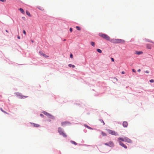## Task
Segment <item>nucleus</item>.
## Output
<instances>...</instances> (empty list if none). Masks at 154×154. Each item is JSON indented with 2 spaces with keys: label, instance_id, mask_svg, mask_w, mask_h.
<instances>
[{
  "label": "nucleus",
  "instance_id": "7ed1b4c3",
  "mask_svg": "<svg viewBox=\"0 0 154 154\" xmlns=\"http://www.w3.org/2000/svg\"><path fill=\"white\" fill-rule=\"evenodd\" d=\"M58 132L60 134L62 135L64 137H66V134L63 132L62 128L60 127H59L58 129Z\"/></svg>",
  "mask_w": 154,
  "mask_h": 154
},
{
  "label": "nucleus",
  "instance_id": "f3484780",
  "mask_svg": "<svg viewBox=\"0 0 154 154\" xmlns=\"http://www.w3.org/2000/svg\"><path fill=\"white\" fill-rule=\"evenodd\" d=\"M19 10L22 13V14H24V11L23 10L22 8H20L19 9Z\"/></svg>",
  "mask_w": 154,
  "mask_h": 154
},
{
  "label": "nucleus",
  "instance_id": "49530a36",
  "mask_svg": "<svg viewBox=\"0 0 154 154\" xmlns=\"http://www.w3.org/2000/svg\"><path fill=\"white\" fill-rule=\"evenodd\" d=\"M22 18H23V19H24V18H25L24 17H22Z\"/></svg>",
  "mask_w": 154,
  "mask_h": 154
},
{
  "label": "nucleus",
  "instance_id": "9d476101",
  "mask_svg": "<svg viewBox=\"0 0 154 154\" xmlns=\"http://www.w3.org/2000/svg\"><path fill=\"white\" fill-rule=\"evenodd\" d=\"M39 53L40 54L43 56L44 57H45V58H47V57H49V56H47V55H46V54H45L43 53L42 52V51H39Z\"/></svg>",
  "mask_w": 154,
  "mask_h": 154
},
{
  "label": "nucleus",
  "instance_id": "de8ad7c7",
  "mask_svg": "<svg viewBox=\"0 0 154 154\" xmlns=\"http://www.w3.org/2000/svg\"><path fill=\"white\" fill-rule=\"evenodd\" d=\"M65 40H66V39H64V41H65Z\"/></svg>",
  "mask_w": 154,
  "mask_h": 154
},
{
  "label": "nucleus",
  "instance_id": "bb28decb",
  "mask_svg": "<svg viewBox=\"0 0 154 154\" xmlns=\"http://www.w3.org/2000/svg\"><path fill=\"white\" fill-rule=\"evenodd\" d=\"M149 82L151 83L154 82V80L151 79L149 80Z\"/></svg>",
  "mask_w": 154,
  "mask_h": 154
},
{
  "label": "nucleus",
  "instance_id": "1a4fd4ad",
  "mask_svg": "<svg viewBox=\"0 0 154 154\" xmlns=\"http://www.w3.org/2000/svg\"><path fill=\"white\" fill-rule=\"evenodd\" d=\"M119 143L120 145L124 147L125 149L127 148V146L120 141H119Z\"/></svg>",
  "mask_w": 154,
  "mask_h": 154
},
{
  "label": "nucleus",
  "instance_id": "7c9ffc66",
  "mask_svg": "<svg viewBox=\"0 0 154 154\" xmlns=\"http://www.w3.org/2000/svg\"><path fill=\"white\" fill-rule=\"evenodd\" d=\"M69 31L70 32H72V28H70L69 29Z\"/></svg>",
  "mask_w": 154,
  "mask_h": 154
},
{
  "label": "nucleus",
  "instance_id": "f03ea898",
  "mask_svg": "<svg viewBox=\"0 0 154 154\" xmlns=\"http://www.w3.org/2000/svg\"><path fill=\"white\" fill-rule=\"evenodd\" d=\"M99 35L102 37L103 38L105 39L106 40L109 41L110 40V38L107 35L103 34V33H100L99 34Z\"/></svg>",
  "mask_w": 154,
  "mask_h": 154
},
{
  "label": "nucleus",
  "instance_id": "c85d7f7f",
  "mask_svg": "<svg viewBox=\"0 0 154 154\" xmlns=\"http://www.w3.org/2000/svg\"><path fill=\"white\" fill-rule=\"evenodd\" d=\"M23 33L24 35H26V32L25 30H23Z\"/></svg>",
  "mask_w": 154,
  "mask_h": 154
},
{
  "label": "nucleus",
  "instance_id": "5701e85b",
  "mask_svg": "<svg viewBox=\"0 0 154 154\" xmlns=\"http://www.w3.org/2000/svg\"><path fill=\"white\" fill-rule=\"evenodd\" d=\"M99 120L101 122L103 123V125H105V123L104 122V121H103V120H102V119H100Z\"/></svg>",
  "mask_w": 154,
  "mask_h": 154
},
{
  "label": "nucleus",
  "instance_id": "a19ab883",
  "mask_svg": "<svg viewBox=\"0 0 154 154\" xmlns=\"http://www.w3.org/2000/svg\"><path fill=\"white\" fill-rule=\"evenodd\" d=\"M1 110L3 112V111H4V110H3V109H2V108H1Z\"/></svg>",
  "mask_w": 154,
  "mask_h": 154
},
{
  "label": "nucleus",
  "instance_id": "6e6552de",
  "mask_svg": "<svg viewBox=\"0 0 154 154\" xmlns=\"http://www.w3.org/2000/svg\"><path fill=\"white\" fill-rule=\"evenodd\" d=\"M43 113L45 115H46L48 117L51 118H53V116L46 112H44Z\"/></svg>",
  "mask_w": 154,
  "mask_h": 154
},
{
  "label": "nucleus",
  "instance_id": "20e7f679",
  "mask_svg": "<svg viewBox=\"0 0 154 154\" xmlns=\"http://www.w3.org/2000/svg\"><path fill=\"white\" fill-rule=\"evenodd\" d=\"M62 126L64 127L70 125V123L69 122H63L61 123Z\"/></svg>",
  "mask_w": 154,
  "mask_h": 154
},
{
  "label": "nucleus",
  "instance_id": "412c9836",
  "mask_svg": "<svg viewBox=\"0 0 154 154\" xmlns=\"http://www.w3.org/2000/svg\"><path fill=\"white\" fill-rule=\"evenodd\" d=\"M68 66L70 67H72V68H74L75 67V66L74 65H72L71 64H69Z\"/></svg>",
  "mask_w": 154,
  "mask_h": 154
},
{
  "label": "nucleus",
  "instance_id": "aec40b11",
  "mask_svg": "<svg viewBox=\"0 0 154 154\" xmlns=\"http://www.w3.org/2000/svg\"><path fill=\"white\" fill-rule=\"evenodd\" d=\"M70 142L72 143L73 144H74L75 145H77V143L75 142L74 141L71 140V141H70Z\"/></svg>",
  "mask_w": 154,
  "mask_h": 154
},
{
  "label": "nucleus",
  "instance_id": "37998d69",
  "mask_svg": "<svg viewBox=\"0 0 154 154\" xmlns=\"http://www.w3.org/2000/svg\"><path fill=\"white\" fill-rule=\"evenodd\" d=\"M5 31H6V32H7V33H8V31L7 30H6Z\"/></svg>",
  "mask_w": 154,
  "mask_h": 154
},
{
  "label": "nucleus",
  "instance_id": "9b49d317",
  "mask_svg": "<svg viewBox=\"0 0 154 154\" xmlns=\"http://www.w3.org/2000/svg\"><path fill=\"white\" fill-rule=\"evenodd\" d=\"M128 125V123L127 122L124 121L122 123V125L124 127H127Z\"/></svg>",
  "mask_w": 154,
  "mask_h": 154
},
{
  "label": "nucleus",
  "instance_id": "4468645a",
  "mask_svg": "<svg viewBox=\"0 0 154 154\" xmlns=\"http://www.w3.org/2000/svg\"><path fill=\"white\" fill-rule=\"evenodd\" d=\"M118 140L119 141H120V140H121L123 141H125V137L123 138L121 137H119L118 138Z\"/></svg>",
  "mask_w": 154,
  "mask_h": 154
},
{
  "label": "nucleus",
  "instance_id": "2eb2a0df",
  "mask_svg": "<svg viewBox=\"0 0 154 154\" xmlns=\"http://www.w3.org/2000/svg\"><path fill=\"white\" fill-rule=\"evenodd\" d=\"M146 47L147 48L151 49V47L150 45L147 44L146 45Z\"/></svg>",
  "mask_w": 154,
  "mask_h": 154
},
{
  "label": "nucleus",
  "instance_id": "2f4dec72",
  "mask_svg": "<svg viewBox=\"0 0 154 154\" xmlns=\"http://www.w3.org/2000/svg\"><path fill=\"white\" fill-rule=\"evenodd\" d=\"M111 59L112 61L113 62L114 61V59L113 58H111Z\"/></svg>",
  "mask_w": 154,
  "mask_h": 154
},
{
  "label": "nucleus",
  "instance_id": "b1692460",
  "mask_svg": "<svg viewBox=\"0 0 154 154\" xmlns=\"http://www.w3.org/2000/svg\"><path fill=\"white\" fill-rule=\"evenodd\" d=\"M91 45L93 46L94 47L95 46V43L93 42H91Z\"/></svg>",
  "mask_w": 154,
  "mask_h": 154
},
{
  "label": "nucleus",
  "instance_id": "dca6fc26",
  "mask_svg": "<svg viewBox=\"0 0 154 154\" xmlns=\"http://www.w3.org/2000/svg\"><path fill=\"white\" fill-rule=\"evenodd\" d=\"M84 125L85 126V127H87V128H88L90 129H91V130L93 129L92 128H91L90 127L88 126V125Z\"/></svg>",
  "mask_w": 154,
  "mask_h": 154
},
{
  "label": "nucleus",
  "instance_id": "4be33fe9",
  "mask_svg": "<svg viewBox=\"0 0 154 154\" xmlns=\"http://www.w3.org/2000/svg\"><path fill=\"white\" fill-rule=\"evenodd\" d=\"M97 51L99 53H101L102 52V51L99 49H97Z\"/></svg>",
  "mask_w": 154,
  "mask_h": 154
},
{
  "label": "nucleus",
  "instance_id": "c03bdc74",
  "mask_svg": "<svg viewBox=\"0 0 154 154\" xmlns=\"http://www.w3.org/2000/svg\"><path fill=\"white\" fill-rule=\"evenodd\" d=\"M32 41V42H33V41L32 40V41Z\"/></svg>",
  "mask_w": 154,
  "mask_h": 154
},
{
  "label": "nucleus",
  "instance_id": "e433bc0d",
  "mask_svg": "<svg viewBox=\"0 0 154 154\" xmlns=\"http://www.w3.org/2000/svg\"><path fill=\"white\" fill-rule=\"evenodd\" d=\"M141 71V70L140 69H138V70H137V71L138 72H140Z\"/></svg>",
  "mask_w": 154,
  "mask_h": 154
},
{
  "label": "nucleus",
  "instance_id": "473e14b6",
  "mask_svg": "<svg viewBox=\"0 0 154 154\" xmlns=\"http://www.w3.org/2000/svg\"><path fill=\"white\" fill-rule=\"evenodd\" d=\"M145 72L146 73H149V72L147 71V70H146L145 71Z\"/></svg>",
  "mask_w": 154,
  "mask_h": 154
},
{
  "label": "nucleus",
  "instance_id": "f257e3e1",
  "mask_svg": "<svg viewBox=\"0 0 154 154\" xmlns=\"http://www.w3.org/2000/svg\"><path fill=\"white\" fill-rule=\"evenodd\" d=\"M111 43L114 44L124 43L125 41L123 40L119 39H112L110 40Z\"/></svg>",
  "mask_w": 154,
  "mask_h": 154
},
{
  "label": "nucleus",
  "instance_id": "c756f323",
  "mask_svg": "<svg viewBox=\"0 0 154 154\" xmlns=\"http://www.w3.org/2000/svg\"><path fill=\"white\" fill-rule=\"evenodd\" d=\"M0 1L2 2H5L6 1V0H0Z\"/></svg>",
  "mask_w": 154,
  "mask_h": 154
},
{
  "label": "nucleus",
  "instance_id": "a18cd8bd",
  "mask_svg": "<svg viewBox=\"0 0 154 154\" xmlns=\"http://www.w3.org/2000/svg\"><path fill=\"white\" fill-rule=\"evenodd\" d=\"M22 18H23V19H24V18H25L24 17H22Z\"/></svg>",
  "mask_w": 154,
  "mask_h": 154
},
{
  "label": "nucleus",
  "instance_id": "423d86ee",
  "mask_svg": "<svg viewBox=\"0 0 154 154\" xmlns=\"http://www.w3.org/2000/svg\"><path fill=\"white\" fill-rule=\"evenodd\" d=\"M105 145L111 147H113L114 145L112 141H110L108 143H105Z\"/></svg>",
  "mask_w": 154,
  "mask_h": 154
},
{
  "label": "nucleus",
  "instance_id": "ddd939ff",
  "mask_svg": "<svg viewBox=\"0 0 154 154\" xmlns=\"http://www.w3.org/2000/svg\"><path fill=\"white\" fill-rule=\"evenodd\" d=\"M31 124L32 125L35 127H39V125L37 124H35L33 123H31Z\"/></svg>",
  "mask_w": 154,
  "mask_h": 154
},
{
  "label": "nucleus",
  "instance_id": "cd10ccee",
  "mask_svg": "<svg viewBox=\"0 0 154 154\" xmlns=\"http://www.w3.org/2000/svg\"><path fill=\"white\" fill-rule=\"evenodd\" d=\"M70 57L71 58H73V56L72 54H71L70 55Z\"/></svg>",
  "mask_w": 154,
  "mask_h": 154
},
{
  "label": "nucleus",
  "instance_id": "4c0bfd02",
  "mask_svg": "<svg viewBox=\"0 0 154 154\" xmlns=\"http://www.w3.org/2000/svg\"><path fill=\"white\" fill-rule=\"evenodd\" d=\"M40 115V116L42 117H43V115L42 114H41Z\"/></svg>",
  "mask_w": 154,
  "mask_h": 154
},
{
  "label": "nucleus",
  "instance_id": "a878e982",
  "mask_svg": "<svg viewBox=\"0 0 154 154\" xmlns=\"http://www.w3.org/2000/svg\"><path fill=\"white\" fill-rule=\"evenodd\" d=\"M20 97H21V98H24L27 97V96H21Z\"/></svg>",
  "mask_w": 154,
  "mask_h": 154
},
{
  "label": "nucleus",
  "instance_id": "79ce46f5",
  "mask_svg": "<svg viewBox=\"0 0 154 154\" xmlns=\"http://www.w3.org/2000/svg\"><path fill=\"white\" fill-rule=\"evenodd\" d=\"M117 81V79L116 78H114Z\"/></svg>",
  "mask_w": 154,
  "mask_h": 154
},
{
  "label": "nucleus",
  "instance_id": "c9c22d12",
  "mask_svg": "<svg viewBox=\"0 0 154 154\" xmlns=\"http://www.w3.org/2000/svg\"><path fill=\"white\" fill-rule=\"evenodd\" d=\"M132 71L133 72H136V71L134 69H132Z\"/></svg>",
  "mask_w": 154,
  "mask_h": 154
},
{
  "label": "nucleus",
  "instance_id": "58836bf2",
  "mask_svg": "<svg viewBox=\"0 0 154 154\" xmlns=\"http://www.w3.org/2000/svg\"><path fill=\"white\" fill-rule=\"evenodd\" d=\"M148 41L149 42H150L152 43V42L151 41V40H148Z\"/></svg>",
  "mask_w": 154,
  "mask_h": 154
},
{
  "label": "nucleus",
  "instance_id": "6ab92c4d",
  "mask_svg": "<svg viewBox=\"0 0 154 154\" xmlns=\"http://www.w3.org/2000/svg\"><path fill=\"white\" fill-rule=\"evenodd\" d=\"M101 134L103 136H106V134L105 133H104L103 132H101Z\"/></svg>",
  "mask_w": 154,
  "mask_h": 154
},
{
  "label": "nucleus",
  "instance_id": "0eeeda50",
  "mask_svg": "<svg viewBox=\"0 0 154 154\" xmlns=\"http://www.w3.org/2000/svg\"><path fill=\"white\" fill-rule=\"evenodd\" d=\"M125 142L128 143H132L131 140L126 137H125Z\"/></svg>",
  "mask_w": 154,
  "mask_h": 154
},
{
  "label": "nucleus",
  "instance_id": "39448f33",
  "mask_svg": "<svg viewBox=\"0 0 154 154\" xmlns=\"http://www.w3.org/2000/svg\"><path fill=\"white\" fill-rule=\"evenodd\" d=\"M109 134H111L112 135H116L117 134L116 132L115 131H113L109 129L107 130Z\"/></svg>",
  "mask_w": 154,
  "mask_h": 154
},
{
  "label": "nucleus",
  "instance_id": "f704fd0d",
  "mask_svg": "<svg viewBox=\"0 0 154 154\" xmlns=\"http://www.w3.org/2000/svg\"><path fill=\"white\" fill-rule=\"evenodd\" d=\"M125 73V72L124 71H122V74H124Z\"/></svg>",
  "mask_w": 154,
  "mask_h": 154
},
{
  "label": "nucleus",
  "instance_id": "ea45409f",
  "mask_svg": "<svg viewBox=\"0 0 154 154\" xmlns=\"http://www.w3.org/2000/svg\"><path fill=\"white\" fill-rule=\"evenodd\" d=\"M17 38H18L19 39H20V36H17Z\"/></svg>",
  "mask_w": 154,
  "mask_h": 154
},
{
  "label": "nucleus",
  "instance_id": "72a5a7b5",
  "mask_svg": "<svg viewBox=\"0 0 154 154\" xmlns=\"http://www.w3.org/2000/svg\"><path fill=\"white\" fill-rule=\"evenodd\" d=\"M3 112L7 114H8L7 112H6L4 110L3 111Z\"/></svg>",
  "mask_w": 154,
  "mask_h": 154
},
{
  "label": "nucleus",
  "instance_id": "f8f14e48",
  "mask_svg": "<svg viewBox=\"0 0 154 154\" xmlns=\"http://www.w3.org/2000/svg\"><path fill=\"white\" fill-rule=\"evenodd\" d=\"M143 52L142 51H136L135 54L137 55H140L143 54Z\"/></svg>",
  "mask_w": 154,
  "mask_h": 154
},
{
  "label": "nucleus",
  "instance_id": "393cba45",
  "mask_svg": "<svg viewBox=\"0 0 154 154\" xmlns=\"http://www.w3.org/2000/svg\"><path fill=\"white\" fill-rule=\"evenodd\" d=\"M76 28L78 30H80V28L79 26H76Z\"/></svg>",
  "mask_w": 154,
  "mask_h": 154
},
{
  "label": "nucleus",
  "instance_id": "a211bd4d",
  "mask_svg": "<svg viewBox=\"0 0 154 154\" xmlns=\"http://www.w3.org/2000/svg\"><path fill=\"white\" fill-rule=\"evenodd\" d=\"M26 13L27 15L29 16V17H31V15L30 13L27 11H26Z\"/></svg>",
  "mask_w": 154,
  "mask_h": 154
}]
</instances>
